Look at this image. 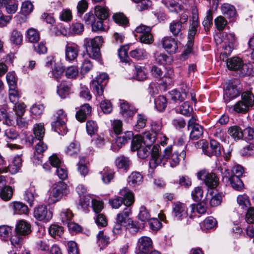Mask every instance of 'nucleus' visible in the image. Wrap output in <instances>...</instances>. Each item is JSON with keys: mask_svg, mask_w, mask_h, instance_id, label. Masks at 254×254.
<instances>
[{"mask_svg": "<svg viewBox=\"0 0 254 254\" xmlns=\"http://www.w3.org/2000/svg\"><path fill=\"white\" fill-rule=\"evenodd\" d=\"M235 41L234 35L233 33H227L223 39L225 47L223 46V55H229L234 48L233 43Z\"/></svg>", "mask_w": 254, "mask_h": 254, "instance_id": "obj_23", "label": "nucleus"}, {"mask_svg": "<svg viewBox=\"0 0 254 254\" xmlns=\"http://www.w3.org/2000/svg\"><path fill=\"white\" fill-rule=\"evenodd\" d=\"M217 224V221L212 217H209L206 218L203 223L201 228L203 231L208 230L215 228Z\"/></svg>", "mask_w": 254, "mask_h": 254, "instance_id": "obj_45", "label": "nucleus"}, {"mask_svg": "<svg viewBox=\"0 0 254 254\" xmlns=\"http://www.w3.org/2000/svg\"><path fill=\"white\" fill-rule=\"evenodd\" d=\"M240 153L243 157H248L254 154V145L251 144L241 149Z\"/></svg>", "mask_w": 254, "mask_h": 254, "instance_id": "obj_61", "label": "nucleus"}, {"mask_svg": "<svg viewBox=\"0 0 254 254\" xmlns=\"http://www.w3.org/2000/svg\"><path fill=\"white\" fill-rule=\"evenodd\" d=\"M192 199L195 201H199L203 196V190L201 187H195L191 192Z\"/></svg>", "mask_w": 254, "mask_h": 254, "instance_id": "obj_63", "label": "nucleus"}, {"mask_svg": "<svg viewBox=\"0 0 254 254\" xmlns=\"http://www.w3.org/2000/svg\"><path fill=\"white\" fill-rule=\"evenodd\" d=\"M38 196V193L36 192L35 187L33 185H30L28 189H27L24 194L25 200L29 203V205L31 206L33 205L36 197Z\"/></svg>", "mask_w": 254, "mask_h": 254, "instance_id": "obj_29", "label": "nucleus"}, {"mask_svg": "<svg viewBox=\"0 0 254 254\" xmlns=\"http://www.w3.org/2000/svg\"><path fill=\"white\" fill-rule=\"evenodd\" d=\"M188 18V14L184 13L180 15V19L173 20L170 23L169 26L170 31L174 36L182 34V30L184 25L187 24Z\"/></svg>", "mask_w": 254, "mask_h": 254, "instance_id": "obj_11", "label": "nucleus"}, {"mask_svg": "<svg viewBox=\"0 0 254 254\" xmlns=\"http://www.w3.org/2000/svg\"><path fill=\"white\" fill-rule=\"evenodd\" d=\"M154 58L156 63L160 64H167L170 62L169 57L164 53L157 52L154 54Z\"/></svg>", "mask_w": 254, "mask_h": 254, "instance_id": "obj_52", "label": "nucleus"}, {"mask_svg": "<svg viewBox=\"0 0 254 254\" xmlns=\"http://www.w3.org/2000/svg\"><path fill=\"white\" fill-rule=\"evenodd\" d=\"M121 112L125 117H131L136 112L137 109L124 100L120 102Z\"/></svg>", "mask_w": 254, "mask_h": 254, "instance_id": "obj_25", "label": "nucleus"}, {"mask_svg": "<svg viewBox=\"0 0 254 254\" xmlns=\"http://www.w3.org/2000/svg\"><path fill=\"white\" fill-rule=\"evenodd\" d=\"M23 35L21 33L16 29L12 30L10 36L11 42L16 45H20L22 42Z\"/></svg>", "mask_w": 254, "mask_h": 254, "instance_id": "obj_40", "label": "nucleus"}, {"mask_svg": "<svg viewBox=\"0 0 254 254\" xmlns=\"http://www.w3.org/2000/svg\"><path fill=\"white\" fill-rule=\"evenodd\" d=\"M95 14L100 19H105L109 15L107 9L102 7L101 6H96L95 7Z\"/></svg>", "mask_w": 254, "mask_h": 254, "instance_id": "obj_53", "label": "nucleus"}, {"mask_svg": "<svg viewBox=\"0 0 254 254\" xmlns=\"http://www.w3.org/2000/svg\"><path fill=\"white\" fill-rule=\"evenodd\" d=\"M131 213V209L128 207H126L124 211L119 213L117 216L116 221L123 225L124 227L127 226L128 220L131 219L128 218Z\"/></svg>", "mask_w": 254, "mask_h": 254, "instance_id": "obj_31", "label": "nucleus"}, {"mask_svg": "<svg viewBox=\"0 0 254 254\" xmlns=\"http://www.w3.org/2000/svg\"><path fill=\"white\" fill-rule=\"evenodd\" d=\"M190 138L193 140L199 138L203 132L202 127L199 125H195L192 128H190Z\"/></svg>", "mask_w": 254, "mask_h": 254, "instance_id": "obj_35", "label": "nucleus"}, {"mask_svg": "<svg viewBox=\"0 0 254 254\" xmlns=\"http://www.w3.org/2000/svg\"><path fill=\"white\" fill-rule=\"evenodd\" d=\"M243 138L247 141H254V129L248 127L243 131Z\"/></svg>", "mask_w": 254, "mask_h": 254, "instance_id": "obj_60", "label": "nucleus"}, {"mask_svg": "<svg viewBox=\"0 0 254 254\" xmlns=\"http://www.w3.org/2000/svg\"><path fill=\"white\" fill-rule=\"evenodd\" d=\"M236 14V11L233 5L228 3L223 4V29L228 23L234 20Z\"/></svg>", "mask_w": 254, "mask_h": 254, "instance_id": "obj_17", "label": "nucleus"}, {"mask_svg": "<svg viewBox=\"0 0 254 254\" xmlns=\"http://www.w3.org/2000/svg\"><path fill=\"white\" fill-rule=\"evenodd\" d=\"M151 30L150 27L140 24L135 28V32L140 34L139 38L141 43L150 44L153 42V37L151 33Z\"/></svg>", "mask_w": 254, "mask_h": 254, "instance_id": "obj_12", "label": "nucleus"}, {"mask_svg": "<svg viewBox=\"0 0 254 254\" xmlns=\"http://www.w3.org/2000/svg\"><path fill=\"white\" fill-rule=\"evenodd\" d=\"M33 132L35 138L38 140H42L45 134V128L44 125L42 124L36 125L33 128Z\"/></svg>", "mask_w": 254, "mask_h": 254, "instance_id": "obj_47", "label": "nucleus"}, {"mask_svg": "<svg viewBox=\"0 0 254 254\" xmlns=\"http://www.w3.org/2000/svg\"><path fill=\"white\" fill-rule=\"evenodd\" d=\"M13 195V190L11 187L5 186L0 191V197L4 201L10 199Z\"/></svg>", "mask_w": 254, "mask_h": 254, "instance_id": "obj_37", "label": "nucleus"}, {"mask_svg": "<svg viewBox=\"0 0 254 254\" xmlns=\"http://www.w3.org/2000/svg\"><path fill=\"white\" fill-rule=\"evenodd\" d=\"M138 217L140 221L144 222L149 221L151 218L149 211L144 206L140 207Z\"/></svg>", "mask_w": 254, "mask_h": 254, "instance_id": "obj_54", "label": "nucleus"}, {"mask_svg": "<svg viewBox=\"0 0 254 254\" xmlns=\"http://www.w3.org/2000/svg\"><path fill=\"white\" fill-rule=\"evenodd\" d=\"M172 150V146L171 145L167 146L163 151L162 157L164 160L168 159L170 166L173 168L179 164L181 159L184 160L185 159L186 153L184 150H182L180 152L177 150L171 153Z\"/></svg>", "mask_w": 254, "mask_h": 254, "instance_id": "obj_4", "label": "nucleus"}, {"mask_svg": "<svg viewBox=\"0 0 254 254\" xmlns=\"http://www.w3.org/2000/svg\"><path fill=\"white\" fill-rule=\"evenodd\" d=\"M136 6V8L139 11H143L148 9L152 5V2L150 0H142Z\"/></svg>", "mask_w": 254, "mask_h": 254, "instance_id": "obj_62", "label": "nucleus"}, {"mask_svg": "<svg viewBox=\"0 0 254 254\" xmlns=\"http://www.w3.org/2000/svg\"><path fill=\"white\" fill-rule=\"evenodd\" d=\"M143 141L141 139V135H136L132 138L131 141V150L132 151H136L140 148L143 146Z\"/></svg>", "mask_w": 254, "mask_h": 254, "instance_id": "obj_51", "label": "nucleus"}, {"mask_svg": "<svg viewBox=\"0 0 254 254\" xmlns=\"http://www.w3.org/2000/svg\"><path fill=\"white\" fill-rule=\"evenodd\" d=\"M191 211L194 212L195 210L200 214L205 213L207 207L206 204L203 202L198 203L197 204H192L191 205Z\"/></svg>", "mask_w": 254, "mask_h": 254, "instance_id": "obj_59", "label": "nucleus"}, {"mask_svg": "<svg viewBox=\"0 0 254 254\" xmlns=\"http://www.w3.org/2000/svg\"><path fill=\"white\" fill-rule=\"evenodd\" d=\"M49 233L54 238L60 237L64 232L63 228L56 224L52 225L49 228Z\"/></svg>", "mask_w": 254, "mask_h": 254, "instance_id": "obj_50", "label": "nucleus"}, {"mask_svg": "<svg viewBox=\"0 0 254 254\" xmlns=\"http://www.w3.org/2000/svg\"><path fill=\"white\" fill-rule=\"evenodd\" d=\"M133 136V133L131 131H127L123 133H121L120 136H118L116 139V144L119 147H121L123 145L127 142Z\"/></svg>", "mask_w": 254, "mask_h": 254, "instance_id": "obj_33", "label": "nucleus"}, {"mask_svg": "<svg viewBox=\"0 0 254 254\" xmlns=\"http://www.w3.org/2000/svg\"><path fill=\"white\" fill-rule=\"evenodd\" d=\"M97 238L99 246H101V249H102V247L107 246L109 242V237L106 235H105L102 231H101L99 232Z\"/></svg>", "mask_w": 254, "mask_h": 254, "instance_id": "obj_58", "label": "nucleus"}, {"mask_svg": "<svg viewBox=\"0 0 254 254\" xmlns=\"http://www.w3.org/2000/svg\"><path fill=\"white\" fill-rule=\"evenodd\" d=\"M142 179L143 177L139 172H133L128 176L127 183L129 186L135 187L141 184Z\"/></svg>", "mask_w": 254, "mask_h": 254, "instance_id": "obj_30", "label": "nucleus"}, {"mask_svg": "<svg viewBox=\"0 0 254 254\" xmlns=\"http://www.w3.org/2000/svg\"><path fill=\"white\" fill-rule=\"evenodd\" d=\"M172 208L173 216L176 220L182 221L187 218L188 208L185 204L177 202L173 203Z\"/></svg>", "mask_w": 254, "mask_h": 254, "instance_id": "obj_14", "label": "nucleus"}, {"mask_svg": "<svg viewBox=\"0 0 254 254\" xmlns=\"http://www.w3.org/2000/svg\"><path fill=\"white\" fill-rule=\"evenodd\" d=\"M78 69L77 66H70L65 71V75L68 78H75L78 74Z\"/></svg>", "mask_w": 254, "mask_h": 254, "instance_id": "obj_64", "label": "nucleus"}, {"mask_svg": "<svg viewBox=\"0 0 254 254\" xmlns=\"http://www.w3.org/2000/svg\"><path fill=\"white\" fill-rule=\"evenodd\" d=\"M226 65L230 70L239 71L240 75L244 76L251 73V68L247 64H244L243 60L238 57H233L227 59Z\"/></svg>", "mask_w": 254, "mask_h": 254, "instance_id": "obj_2", "label": "nucleus"}, {"mask_svg": "<svg viewBox=\"0 0 254 254\" xmlns=\"http://www.w3.org/2000/svg\"><path fill=\"white\" fill-rule=\"evenodd\" d=\"M242 89V85L239 80H230L224 91L225 95L223 96V99L225 102H229L239 96Z\"/></svg>", "mask_w": 254, "mask_h": 254, "instance_id": "obj_3", "label": "nucleus"}, {"mask_svg": "<svg viewBox=\"0 0 254 254\" xmlns=\"http://www.w3.org/2000/svg\"><path fill=\"white\" fill-rule=\"evenodd\" d=\"M215 25L218 32L216 33L214 36V40L217 46V53L219 55V58L221 59V56L222 54V17L219 16L215 19Z\"/></svg>", "mask_w": 254, "mask_h": 254, "instance_id": "obj_13", "label": "nucleus"}, {"mask_svg": "<svg viewBox=\"0 0 254 254\" xmlns=\"http://www.w3.org/2000/svg\"><path fill=\"white\" fill-rule=\"evenodd\" d=\"M13 208L16 214H26L28 212L27 206L20 202H13Z\"/></svg>", "mask_w": 254, "mask_h": 254, "instance_id": "obj_44", "label": "nucleus"}, {"mask_svg": "<svg viewBox=\"0 0 254 254\" xmlns=\"http://www.w3.org/2000/svg\"><path fill=\"white\" fill-rule=\"evenodd\" d=\"M138 251L136 254H146L153 249V243L150 238L142 236L137 241Z\"/></svg>", "mask_w": 254, "mask_h": 254, "instance_id": "obj_15", "label": "nucleus"}, {"mask_svg": "<svg viewBox=\"0 0 254 254\" xmlns=\"http://www.w3.org/2000/svg\"><path fill=\"white\" fill-rule=\"evenodd\" d=\"M45 66L52 68V76L57 81H59L63 76L64 66L60 62L56 61L54 56H50L46 58Z\"/></svg>", "mask_w": 254, "mask_h": 254, "instance_id": "obj_5", "label": "nucleus"}, {"mask_svg": "<svg viewBox=\"0 0 254 254\" xmlns=\"http://www.w3.org/2000/svg\"><path fill=\"white\" fill-rule=\"evenodd\" d=\"M15 232L22 236L27 235L31 232V225L24 220H19L16 225Z\"/></svg>", "mask_w": 254, "mask_h": 254, "instance_id": "obj_24", "label": "nucleus"}, {"mask_svg": "<svg viewBox=\"0 0 254 254\" xmlns=\"http://www.w3.org/2000/svg\"><path fill=\"white\" fill-rule=\"evenodd\" d=\"M231 172L229 170H225L224 174L225 177L228 179L231 186L237 190H241L244 187V184L240 179V177L232 176L230 174Z\"/></svg>", "mask_w": 254, "mask_h": 254, "instance_id": "obj_22", "label": "nucleus"}, {"mask_svg": "<svg viewBox=\"0 0 254 254\" xmlns=\"http://www.w3.org/2000/svg\"><path fill=\"white\" fill-rule=\"evenodd\" d=\"M27 38L31 43H36L40 38L39 32L33 28H29L27 31Z\"/></svg>", "mask_w": 254, "mask_h": 254, "instance_id": "obj_36", "label": "nucleus"}, {"mask_svg": "<svg viewBox=\"0 0 254 254\" xmlns=\"http://www.w3.org/2000/svg\"><path fill=\"white\" fill-rule=\"evenodd\" d=\"M72 217V213L68 209H64L61 213V219L64 225H67L69 229H75V224L70 222Z\"/></svg>", "mask_w": 254, "mask_h": 254, "instance_id": "obj_27", "label": "nucleus"}, {"mask_svg": "<svg viewBox=\"0 0 254 254\" xmlns=\"http://www.w3.org/2000/svg\"><path fill=\"white\" fill-rule=\"evenodd\" d=\"M79 145L77 142H72L70 143L66 149V153L69 155H73L79 152Z\"/></svg>", "mask_w": 254, "mask_h": 254, "instance_id": "obj_56", "label": "nucleus"}, {"mask_svg": "<svg viewBox=\"0 0 254 254\" xmlns=\"http://www.w3.org/2000/svg\"><path fill=\"white\" fill-rule=\"evenodd\" d=\"M34 217L39 221H49L52 217V213L48 210L45 205H41L35 208Z\"/></svg>", "mask_w": 254, "mask_h": 254, "instance_id": "obj_16", "label": "nucleus"}, {"mask_svg": "<svg viewBox=\"0 0 254 254\" xmlns=\"http://www.w3.org/2000/svg\"><path fill=\"white\" fill-rule=\"evenodd\" d=\"M254 104V96L250 92H244L242 94V100L236 103L234 110L237 113H245L250 107Z\"/></svg>", "mask_w": 254, "mask_h": 254, "instance_id": "obj_7", "label": "nucleus"}, {"mask_svg": "<svg viewBox=\"0 0 254 254\" xmlns=\"http://www.w3.org/2000/svg\"><path fill=\"white\" fill-rule=\"evenodd\" d=\"M204 154L208 156L212 155L220 156L221 155L220 143L215 139H212L210 140L209 145L208 142L207 141V145Z\"/></svg>", "mask_w": 254, "mask_h": 254, "instance_id": "obj_20", "label": "nucleus"}, {"mask_svg": "<svg viewBox=\"0 0 254 254\" xmlns=\"http://www.w3.org/2000/svg\"><path fill=\"white\" fill-rule=\"evenodd\" d=\"M116 165L118 168L127 170L129 166V161L127 157L120 156L116 160Z\"/></svg>", "mask_w": 254, "mask_h": 254, "instance_id": "obj_43", "label": "nucleus"}, {"mask_svg": "<svg viewBox=\"0 0 254 254\" xmlns=\"http://www.w3.org/2000/svg\"><path fill=\"white\" fill-rule=\"evenodd\" d=\"M167 104V100L163 96H159L155 100V107L159 112L163 111L166 108Z\"/></svg>", "mask_w": 254, "mask_h": 254, "instance_id": "obj_49", "label": "nucleus"}, {"mask_svg": "<svg viewBox=\"0 0 254 254\" xmlns=\"http://www.w3.org/2000/svg\"><path fill=\"white\" fill-rule=\"evenodd\" d=\"M237 202L243 209H248L250 206L248 196L245 194L239 195L237 198Z\"/></svg>", "mask_w": 254, "mask_h": 254, "instance_id": "obj_48", "label": "nucleus"}, {"mask_svg": "<svg viewBox=\"0 0 254 254\" xmlns=\"http://www.w3.org/2000/svg\"><path fill=\"white\" fill-rule=\"evenodd\" d=\"M20 96V93L15 88H9V99L11 103L16 104Z\"/></svg>", "mask_w": 254, "mask_h": 254, "instance_id": "obj_57", "label": "nucleus"}, {"mask_svg": "<svg viewBox=\"0 0 254 254\" xmlns=\"http://www.w3.org/2000/svg\"><path fill=\"white\" fill-rule=\"evenodd\" d=\"M169 96L171 99L175 102L182 101L187 97V92L185 89H175L169 92Z\"/></svg>", "mask_w": 254, "mask_h": 254, "instance_id": "obj_32", "label": "nucleus"}, {"mask_svg": "<svg viewBox=\"0 0 254 254\" xmlns=\"http://www.w3.org/2000/svg\"><path fill=\"white\" fill-rule=\"evenodd\" d=\"M69 192L67 185L62 181H59L53 185L50 198V203H55L61 200L64 196Z\"/></svg>", "mask_w": 254, "mask_h": 254, "instance_id": "obj_6", "label": "nucleus"}, {"mask_svg": "<svg viewBox=\"0 0 254 254\" xmlns=\"http://www.w3.org/2000/svg\"><path fill=\"white\" fill-rule=\"evenodd\" d=\"M197 176L199 180L204 181L206 185L210 188H215L218 185V179L213 173H209L203 170L197 173Z\"/></svg>", "mask_w": 254, "mask_h": 254, "instance_id": "obj_9", "label": "nucleus"}, {"mask_svg": "<svg viewBox=\"0 0 254 254\" xmlns=\"http://www.w3.org/2000/svg\"><path fill=\"white\" fill-rule=\"evenodd\" d=\"M160 146L159 145L153 146L151 151V159L149 161V166L152 169L155 168L161 162L164 160L162 154H160Z\"/></svg>", "mask_w": 254, "mask_h": 254, "instance_id": "obj_19", "label": "nucleus"}, {"mask_svg": "<svg viewBox=\"0 0 254 254\" xmlns=\"http://www.w3.org/2000/svg\"><path fill=\"white\" fill-rule=\"evenodd\" d=\"M55 117V121L51 124L52 129L62 135L65 134L67 132L66 114L63 110H59L56 113Z\"/></svg>", "mask_w": 254, "mask_h": 254, "instance_id": "obj_8", "label": "nucleus"}, {"mask_svg": "<svg viewBox=\"0 0 254 254\" xmlns=\"http://www.w3.org/2000/svg\"><path fill=\"white\" fill-rule=\"evenodd\" d=\"M198 26L197 20L193 19L190 25L188 33V42L187 44V48L185 50V54H188L190 53L191 48L193 45V38L196 34L197 28Z\"/></svg>", "mask_w": 254, "mask_h": 254, "instance_id": "obj_18", "label": "nucleus"}, {"mask_svg": "<svg viewBox=\"0 0 254 254\" xmlns=\"http://www.w3.org/2000/svg\"><path fill=\"white\" fill-rule=\"evenodd\" d=\"M102 180L106 184L109 183L113 179L114 173L113 170L109 168H105L101 172Z\"/></svg>", "mask_w": 254, "mask_h": 254, "instance_id": "obj_42", "label": "nucleus"}, {"mask_svg": "<svg viewBox=\"0 0 254 254\" xmlns=\"http://www.w3.org/2000/svg\"><path fill=\"white\" fill-rule=\"evenodd\" d=\"M130 56L133 58L141 60L147 58L148 54L144 49L137 48L130 52Z\"/></svg>", "mask_w": 254, "mask_h": 254, "instance_id": "obj_34", "label": "nucleus"}, {"mask_svg": "<svg viewBox=\"0 0 254 254\" xmlns=\"http://www.w3.org/2000/svg\"><path fill=\"white\" fill-rule=\"evenodd\" d=\"M162 2L171 12H177L181 9V6L175 0H164Z\"/></svg>", "mask_w": 254, "mask_h": 254, "instance_id": "obj_41", "label": "nucleus"}, {"mask_svg": "<svg viewBox=\"0 0 254 254\" xmlns=\"http://www.w3.org/2000/svg\"><path fill=\"white\" fill-rule=\"evenodd\" d=\"M22 236L17 233L12 235L10 238V243L12 246L15 249V250H18L22 245L23 238Z\"/></svg>", "mask_w": 254, "mask_h": 254, "instance_id": "obj_46", "label": "nucleus"}, {"mask_svg": "<svg viewBox=\"0 0 254 254\" xmlns=\"http://www.w3.org/2000/svg\"><path fill=\"white\" fill-rule=\"evenodd\" d=\"M108 80V76L106 73H102L97 76L95 79L92 82V87L99 97L103 94L104 86L106 85Z\"/></svg>", "mask_w": 254, "mask_h": 254, "instance_id": "obj_10", "label": "nucleus"}, {"mask_svg": "<svg viewBox=\"0 0 254 254\" xmlns=\"http://www.w3.org/2000/svg\"><path fill=\"white\" fill-rule=\"evenodd\" d=\"M86 52L89 56L94 59H98L100 57V46L103 43L102 36H97L94 38H86L84 40Z\"/></svg>", "mask_w": 254, "mask_h": 254, "instance_id": "obj_1", "label": "nucleus"}, {"mask_svg": "<svg viewBox=\"0 0 254 254\" xmlns=\"http://www.w3.org/2000/svg\"><path fill=\"white\" fill-rule=\"evenodd\" d=\"M79 47L77 45H69L67 44L65 49V58L67 60L72 61L75 60L78 54Z\"/></svg>", "mask_w": 254, "mask_h": 254, "instance_id": "obj_28", "label": "nucleus"}, {"mask_svg": "<svg viewBox=\"0 0 254 254\" xmlns=\"http://www.w3.org/2000/svg\"><path fill=\"white\" fill-rule=\"evenodd\" d=\"M147 121V117L145 115L141 114H139L137 116L136 124L135 126L136 130L144 128Z\"/></svg>", "mask_w": 254, "mask_h": 254, "instance_id": "obj_55", "label": "nucleus"}, {"mask_svg": "<svg viewBox=\"0 0 254 254\" xmlns=\"http://www.w3.org/2000/svg\"><path fill=\"white\" fill-rule=\"evenodd\" d=\"M141 136L143 144L146 146H151L156 139V135L149 132H144Z\"/></svg>", "mask_w": 254, "mask_h": 254, "instance_id": "obj_38", "label": "nucleus"}, {"mask_svg": "<svg viewBox=\"0 0 254 254\" xmlns=\"http://www.w3.org/2000/svg\"><path fill=\"white\" fill-rule=\"evenodd\" d=\"M120 194L123 196L124 203L126 207H128L131 205L134 201L133 193L127 188H124L121 190L119 192Z\"/></svg>", "mask_w": 254, "mask_h": 254, "instance_id": "obj_26", "label": "nucleus"}, {"mask_svg": "<svg viewBox=\"0 0 254 254\" xmlns=\"http://www.w3.org/2000/svg\"><path fill=\"white\" fill-rule=\"evenodd\" d=\"M163 48L169 53L173 54L178 49L177 43L175 38L171 36H167L161 40Z\"/></svg>", "mask_w": 254, "mask_h": 254, "instance_id": "obj_21", "label": "nucleus"}, {"mask_svg": "<svg viewBox=\"0 0 254 254\" xmlns=\"http://www.w3.org/2000/svg\"><path fill=\"white\" fill-rule=\"evenodd\" d=\"M228 133L236 140H239L243 138V131L238 126L230 127L228 130Z\"/></svg>", "mask_w": 254, "mask_h": 254, "instance_id": "obj_39", "label": "nucleus"}]
</instances>
